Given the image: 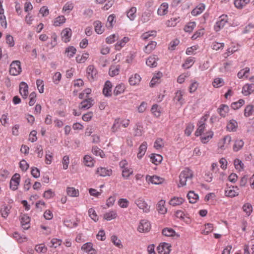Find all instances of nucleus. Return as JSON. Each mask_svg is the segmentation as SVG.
Instances as JSON below:
<instances>
[{
	"instance_id": "864d4df0",
	"label": "nucleus",
	"mask_w": 254,
	"mask_h": 254,
	"mask_svg": "<svg viewBox=\"0 0 254 254\" xmlns=\"http://www.w3.org/2000/svg\"><path fill=\"white\" fill-rule=\"evenodd\" d=\"M162 234L167 237H172L175 235V231L172 228H166L163 229Z\"/></svg>"
},
{
	"instance_id": "412c9836",
	"label": "nucleus",
	"mask_w": 254,
	"mask_h": 254,
	"mask_svg": "<svg viewBox=\"0 0 254 254\" xmlns=\"http://www.w3.org/2000/svg\"><path fill=\"white\" fill-rule=\"evenodd\" d=\"M120 69L119 64H112L109 70V74L110 76L114 77L119 74Z\"/></svg>"
},
{
	"instance_id": "09e8293b",
	"label": "nucleus",
	"mask_w": 254,
	"mask_h": 254,
	"mask_svg": "<svg viewBox=\"0 0 254 254\" xmlns=\"http://www.w3.org/2000/svg\"><path fill=\"white\" fill-rule=\"evenodd\" d=\"M250 2V0H235L234 4L239 9L243 8Z\"/></svg>"
},
{
	"instance_id": "0eeeda50",
	"label": "nucleus",
	"mask_w": 254,
	"mask_h": 254,
	"mask_svg": "<svg viewBox=\"0 0 254 254\" xmlns=\"http://www.w3.org/2000/svg\"><path fill=\"white\" fill-rule=\"evenodd\" d=\"M72 36L71 29L70 28H65L61 32L62 40L64 43L69 42Z\"/></svg>"
},
{
	"instance_id": "5fc2aeb1",
	"label": "nucleus",
	"mask_w": 254,
	"mask_h": 254,
	"mask_svg": "<svg viewBox=\"0 0 254 254\" xmlns=\"http://www.w3.org/2000/svg\"><path fill=\"white\" fill-rule=\"evenodd\" d=\"M234 164L236 169L239 171L242 170L244 167L243 162L238 158H236L234 160Z\"/></svg>"
},
{
	"instance_id": "393cba45",
	"label": "nucleus",
	"mask_w": 254,
	"mask_h": 254,
	"mask_svg": "<svg viewBox=\"0 0 254 254\" xmlns=\"http://www.w3.org/2000/svg\"><path fill=\"white\" fill-rule=\"evenodd\" d=\"M118 216L116 210H111L104 214L103 218L107 221L116 219Z\"/></svg>"
},
{
	"instance_id": "a211bd4d",
	"label": "nucleus",
	"mask_w": 254,
	"mask_h": 254,
	"mask_svg": "<svg viewBox=\"0 0 254 254\" xmlns=\"http://www.w3.org/2000/svg\"><path fill=\"white\" fill-rule=\"evenodd\" d=\"M169 5L167 2L162 3L157 10V14L160 16H163L167 14L168 12Z\"/></svg>"
},
{
	"instance_id": "4468645a",
	"label": "nucleus",
	"mask_w": 254,
	"mask_h": 254,
	"mask_svg": "<svg viewBox=\"0 0 254 254\" xmlns=\"http://www.w3.org/2000/svg\"><path fill=\"white\" fill-rule=\"evenodd\" d=\"M19 93L23 99H26L28 95V86L27 84L22 81L19 84Z\"/></svg>"
},
{
	"instance_id": "774afa93",
	"label": "nucleus",
	"mask_w": 254,
	"mask_h": 254,
	"mask_svg": "<svg viewBox=\"0 0 254 254\" xmlns=\"http://www.w3.org/2000/svg\"><path fill=\"white\" fill-rule=\"evenodd\" d=\"M142 127L139 125H135L134 127V135L135 136H140L143 133Z\"/></svg>"
},
{
	"instance_id": "f03ea898",
	"label": "nucleus",
	"mask_w": 254,
	"mask_h": 254,
	"mask_svg": "<svg viewBox=\"0 0 254 254\" xmlns=\"http://www.w3.org/2000/svg\"><path fill=\"white\" fill-rule=\"evenodd\" d=\"M134 203L137 206L138 208L144 213H149L150 211V205H148L146 202L145 199L142 197H139L136 199L134 201Z\"/></svg>"
},
{
	"instance_id": "e2e57ef3",
	"label": "nucleus",
	"mask_w": 254,
	"mask_h": 254,
	"mask_svg": "<svg viewBox=\"0 0 254 254\" xmlns=\"http://www.w3.org/2000/svg\"><path fill=\"white\" fill-rule=\"evenodd\" d=\"M119 205L123 208H127L129 205V201L126 198H120L118 201Z\"/></svg>"
},
{
	"instance_id": "423d86ee",
	"label": "nucleus",
	"mask_w": 254,
	"mask_h": 254,
	"mask_svg": "<svg viewBox=\"0 0 254 254\" xmlns=\"http://www.w3.org/2000/svg\"><path fill=\"white\" fill-rule=\"evenodd\" d=\"M20 181V175L18 173L14 174L10 181L9 186L10 189L12 190H16L18 189Z\"/></svg>"
},
{
	"instance_id": "ea45409f",
	"label": "nucleus",
	"mask_w": 254,
	"mask_h": 254,
	"mask_svg": "<svg viewBox=\"0 0 254 254\" xmlns=\"http://www.w3.org/2000/svg\"><path fill=\"white\" fill-rule=\"evenodd\" d=\"M66 192L67 195L71 197H77L79 194L78 190L73 187H67Z\"/></svg>"
},
{
	"instance_id": "3c124183",
	"label": "nucleus",
	"mask_w": 254,
	"mask_h": 254,
	"mask_svg": "<svg viewBox=\"0 0 254 254\" xmlns=\"http://www.w3.org/2000/svg\"><path fill=\"white\" fill-rule=\"evenodd\" d=\"M195 26L196 23L195 22H190L185 25L184 30L186 32L190 33L193 31Z\"/></svg>"
},
{
	"instance_id": "338daca9",
	"label": "nucleus",
	"mask_w": 254,
	"mask_h": 254,
	"mask_svg": "<svg viewBox=\"0 0 254 254\" xmlns=\"http://www.w3.org/2000/svg\"><path fill=\"white\" fill-rule=\"evenodd\" d=\"M88 214L90 217L95 222H97L98 220V216L93 208H91L88 210Z\"/></svg>"
},
{
	"instance_id": "5701e85b",
	"label": "nucleus",
	"mask_w": 254,
	"mask_h": 254,
	"mask_svg": "<svg viewBox=\"0 0 254 254\" xmlns=\"http://www.w3.org/2000/svg\"><path fill=\"white\" fill-rule=\"evenodd\" d=\"M146 179H147L148 181L151 182L152 184L155 185L161 184L164 181V179L163 178L157 176L147 177Z\"/></svg>"
},
{
	"instance_id": "6ab92c4d",
	"label": "nucleus",
	"mask_w": 254,
	"mask_h": 254,
	"mask_svg": "<svg viewBox=\"0 0 254 254\" xmlns=\"http://www.w3.org/2000/svg\"><path fill=\"white\" fill-rule=\"evenodd\" d=\"M147 148V143L146 142H143L139 146L138 148V152L137 153V156L139 159H141L142 157L145 154Z\"/></svg>"
},
{
	"instance_id": "dca6fc26",
	"label": "nucleus",
	"mask_w": 254,
	"mask_h": 254,
	"mask_svg": "<svg viewBox=\"0 0 254 254\" xmlns=\"http://www.w3.org/2000/svg\"><path fill=\"white\" fill-rule=\"evenodd\" d=\"M9 73L13 76H16L21 72L20 64H10Z\"/></svg>"
},
{
	"instance_id": "2eb2a0df",
	"label": "nucleus",
	"mask_w": 254,
	"mask_h": 254,
	"mask_svg": "<svg viewBox=\"0 0 254 254\" xmlns=\"http://www.w3.org/2000/svg\"><path fill=\"white\" fill-rule=\"evenodd\" d=\"M254 91V84H246L242 88V92L245 96H248Z\"/></svg>"
},
{
	"instance_id": "1a4fd4ad",
	"label": "nucleus",
	"mask_w": 254,
	"mask_h": 254,
	"mask_svg": "<svg viewBox=\"0 0 254 254\" xmlns=\"http://www.w3.org/2000/svg\"><path fill=\"white\" fill-rule=\"evenodd\" d=\"M112 173L113 171L111 169L103 167H98L96 171V174L97 175L103 177L110 176L112 175Z\"/></svg>"
},
{
	"instance_id": "ddd939ff",
	"label": "nucleus",
	"mask_w": 254,
	"mask_h": 254,
	"mask_svg": "<svg viewBox=\"0 0 254 254\" xmlns=\"http://www.w3.org/2000/svg\"><path fill=\"white\" fill-rule=\"evenodd\" d=\"M185 94L184 90H177L175 93L174 97V101L176 102V104H179L182 105L185 103V100L183 98V96Z\"/></svg>"
},
{
	"instance_id": "4c0bfd02",
	"label": "nucleus",
	"mask_w": 254,
	"mask_h": 254,
	"mask_svg": "<svg viewBox=\"0 0 254 254\" xmlns=\"http://www.w3.org/2000/svg\"><path fill=\"white\" fill-rule=\"evenodd\" d=\"M121 127V123L120 119L119 118L115 119L111 127L112 132L116 133L120 129Z\"/></svg>"
},
{
	"instance_id": "e433bc0d",
	"label": "nucleus",
	"mask_w": 254,
	"mask_h": 254,
	"mask_svg": "<svg viewBox=\"0 0 254 254\" xmlns=\"http://www.w3.org/2000/svg\"><path fill=\"white\" fill-rule=\"evenodd\" d=\"M184 202V199L182 197H174L170 200L169 203L173 206L179 205Z\"/></svg>"
},
{
	"instance_id": "2f4dec72",
	"label": "nucleus",
	"mask_w": 254,
	"mask_h": 254,
	"mask_svg": "<svg viewBox=\"0 0 254 254\" xmlns=\"http://www.w3.org/2000/svg\"><path fill=\"white\" fill-rule=\"evenodd\" d=\"M66 21V18L64 15H60L55 18L53 21V25L55 26H60L64 23Z\"/></svg>"
},
{
	"instance_id": "49530a36",
	"label": "nucleus",
	"mask_w": 254,
	"mask_h": 254,
	"mask_svg": "<svg viewBox=\"0 0 254 254\" xmlns=\"http://www.w3.org/2000/svg\"><path fill=\"white\" fill-rule=\"evenodd\" d=\"M122 169V176L126 179H127L128 177L133 174V170L131 168L126 167Z\"/></svg>"
},
{
	"instance_id": "c9c22d12",
	"label": "nucleus",
	"mask_w": 254,
	"mask_h": 254,
	"mask_svg": "<svg viewBox=\"0 0 254 254\" xmlns=\"http://www.w3.org/2000/svg\"><path fill=\"white\" fill-rule=\"evenodd\" d=\"M150 159L152 163L155 165H158L161 163L163 157L161 155L159 154H151L150 155Z\"/></svg>"
},
{
	"instance_id": "4be33fe9",
	"label": "nucleus",
	"mask_w": 254,
	"mask_h": 254,
	"mask_svg": "<svg viewBox=\"0 0 254 254\" xmlns=\"http://www.w3.org/2000/svg\"><path fill=\"white\" fill-rule=\"evenodd\" d=\"M141 77L140 75L137 73L131 75L128 80V82L130 85L134 86L138 85L141 80Z\"/></svg>"
},
{
	"instance_id": "79ce46f5",
	"label": "nucleus",
	"mask_w": 254,
	"mask_h": 254,
	"mask_svg": "<svg viewBox=\"0 0 254 254\" xmlns=\"http://www.w3.org/2000/svg\"><path fill=\"white\" fill-rule=\"evenodd\" d=\"M136 8L131 7L127 12V15L130 20H133L136 17Z\"/></svg>"
},
{
	"instance_id": "b1692460",
	"label": "nucleus",
	"mask_w": 254,
	"mask_h": 254,
	"mask_svg": "<svg viewBox=\"0 0 254 254\" xmlns=\"http://www.w3.org/2000/svg\"><path fill=\"white\" fill-rule=\"evenodd\" d=\"M93 100L91 98H88L87 99H85L83 100L81 103H80V106L79 107V108L83 110H87L91 108L92 105Z\"/></svg>"
},
{
	"instance_id": "58836bf2",
	"label": "nucleus",
	"mask_w": 254,
	"mask_h": 254,
	"mask_svg": "<svg viewBox=\"0 0 254 254\" xmlns=\"http://www.w3.org/2000/svg\"><path fill=\"white\" fill-rule=\"evenodd\" d=\"M165 201L163 200H161L159 201L157 205V209L159 213L164 214L167 212V208L165 207L164 205Z\"/></svg>"
},
{
	"instance_id": "72a5a7b5",
	"label": "nucleus",
	"mask_w": 254,
	"mask_h": 254,
	"mask_svg": "<svg viewBox=\"0 0 254 254\" xmlns=\"http://www.w3.org/2000/svg\"><path fill=\"white\" fill-rule=\"evenodd\" d=\"M162 73H161L160 72H158L157 73H155L150 82V86L151 87H153L156 84V83H159V79L160 78H161V77L162 76Z\"/></svg>"
},
{
	"instance_id": "7c9ffc66",
	"label": "nucleus",
	"mask_w": 254,
	"mask_h": 254,
	"mask_svg": "<svg viewBox=\"0 0 254 254\" xmlns=\"http://www.w3.org/2000/svg\"><path fill=\"white\" fill-rule=\"evenodd\" d=\"M94 29L98 34H101L104 31V27L101 21L97 20L94 22Z\"/></svg>"
},
{
	"instance_id": "473e14b6",
	"label": "nucleus",
	"mask_w": 254,
	"mask_h": 254,
	"mask_svg": "<svg viewBox=\"0 0 254 254\" xmlns=\"http://www.w3.org/2000/svg\"><path fill=\"white\" fill-rule=\"evenodd\" d=\"M229 111V108L227 105L222 104L218 109V112L222 117H225Z\"/></svg>"
},
{
	"instance_id": "c756f323",
	"label": "nucleus",
	"mask_w": 254,
	"mask_h": 254,
	"mask_svg": "<svg viewBox=\"0 0 254 254\" xmlns=\"http://www.w3.org/2000/svg\"><path fill=\"white\" fill-rule=\"evenodd\" d=\"M189 202L191 203H194L196 202L197 200L199 198V196L197 194L195 193L194 191H190L187 195Z\"/></svg>"
},
{
	"instance_id": "f8f14e48",
	"label": "nucleus",
	"mask_w": 254,
	"mask_h": 254,
	"mask_svg": "<svg viewBox=\"0 0 254 254\" xmlns=\"http://www.w3.org/2000/svg\"><path fill=\"white\" fill-rule=\"evenodd\" d=\"M239 188L236 186H231L225 191L226 196L234 197L239 195Z\"/></svg>"
},
{
	"instance_id": "6e6552de",
	"label": "nucleus",
	"mask_w": 254,
	"mask_h": 254,
	"mask_svg": "<svg viewBox=\"0 0 254 254\" xmlns=\"http://www.w3.org/2000/svg\"><path fill=\"white\" fill-rule=\"evenodd\" d=\"M151 229L149 222L146 220H141L137 228V230L141 233L148 232Z\"/></svg>"
},
{
	"instance_id": "0e129e2a",
	"label": "nucleus",
	"mask_w": 254,
	"mask_h": 254,
	"mask_svg": "<svg viewBox=\"0 0 254 254\" xmlns=\"http://www.w3.org/2000/svg\"><path fill=\"white\" fill-rule=\"evenodd\" d=\"M151 111L152 114L156 117H158L160 116L161 111L159 108L158 105L157 104H154L152 106Z\"/></svg>"
},
{
	"instance_id": "bf43d9fd",
	"label": "nucleus",
	"mask_w": 254,
	"mask_h": 254,
	"mask_svg": "<svg viewBox=\"0 0 254 254\" xmlns=\"http://www.w3.org/2000/svg\"><path fill=\"white\" fill-rule=\"evenodd\" d=\"M245 104V100L241 99L238 101L233 102L231 104V107L234 110H237L240 108Z\"/></svg>"
},
{
	"instance_id": "39448f33",
	"label": "nucleus",
	"mask_w": 254,
	"mask_h": 254,
	"mask_svg": "<svg viewBox=\"0 0 254 254\" xmlns=\"http://www.w3.org/2000/svg\"><path fill=\"white\" fill-rule=\"evenodd\" d=\"M228 21V16L226 15H222L219 18L218 21L216 22L214 29L215 31H219L227 23Z\"/></svg>"
},
{
	"instance_id": "c03bdc74",
	"label": "nucleus",
	"mask_w": 254,
	"mask_h": 254,
	"mask_svg": "<svg viewBox=\"0 0 254 254\" xmlns=\"http://www.w3.org/2000/svg\"><path fill=\"white\" fill-rule=\"evenodd\" d=\"M125 85L123 83L117 85L114 90V95L117 96L123 93L125 91Z\"/></svg>"
},
{
	"instance_id": "6e6d98bb",
	"label": "nucleus",
	"mask_w": 254,
	"mask_h": 254,
	"mask_svg": "<svg viewBox=\"0 0 254 254\" xmlns=\"http://www.w3.org/2000/svg\"><path fill=\"white\" fill-rule=\"evenodd\" d=\"M243 211L246 212L247 216H250L253 211V207L252 205L247 203L245 204L243 206Z\"/></svg>"
},
{
	"instance_id": "7ed1b4c3",
	"label": "nucleus",
	"mask_w": 254,
	"mask_h": 254,
	"mask_svg": "<svg viewBox=\"0 0 254 254\" xmlns=\"http://www.w3.org/2000/svg\"><path fill=\"white\" fill-rule=\"evenodd\" d=\"M208 116L207 115H205L200 118L197 124L198 127L195 132V136H200L203 132L205 128V123L208 119Z\"/></svg>"
},
{
	"instance_id": "a878e982",
	"label": "nucleus",
	"mask_w": 254,
	"mask_h": 254,
	"mask_svg": "<svg viewBox=\"0 0 254 254\" xmlns=\"http://www.w3.org/2000/svg\"><path fill=\"white\" fill-rule=\"evenodd\" d=\"M244 145V142L241 139H237L235 142L233 146V150L234 152H238L242 149Z\"/></svg>"
},
{
	"instance_id": "13d9d810",
	"label": "nucleus",
	"mask_w": 254,
	"mask_h": 254,
	"mask_svg": "<svg viewBox=\"0 0 254 254\" xmlns=\"http://www.w3.org/2000/svg\"><path fill=\"white\" fill-rule=\"evenodd\" d=\"M254 112V106L251 105L247 106L244 110V116L246 117L252 115Z\"/></svg>"
},
{
	"instance_id": "a19ab883",
	"label": "nucleus",
	"mask_w": 254,
	"mask_h": 254,
	"mask_svg": "<svg viewBox=\"0 0 254 254\" xmlns=\"http://www.w3.org/2000/svg\"><path fill=\"white\" fill-rule=\"evenodd\" d=\"M157 43L155 41H151L144 49V51L147 54H149L154 50L156 47Z\"/></svg>"
},
{
	"instance_id": "f257e3e1",
	"label": "nucleus",
	"mask_w": 254,
	"mask_h": 254,
	"mask_svg": "<svg viewBox=\"0 0 254 254\" xmlns=\"http://www.w3.org/2000/svg\"><path fill=\"white\" fill-rule=\"evenodd\" d=\"M193 176V172L188 168L183 170L179 176L180 182L178 187H182L187 185V183L191 184L192 178Z\"/></svg>"
},
{
	"instance_id": "20e7f679",
	"label": "nucleus",
	"mask_w": 254,
	"mask_h": 254,
	"mask_svg": "<svg viewBox=\"0 0 254 254\" xmlns=\"http://www.w3.org/2000/svg\"><path fill=\"white\" fill-rule=\"evenodd\" d=\"M231 137L229 135L225 136L220 139L218 143V148L221 150H224L229 148L231 142Z\"/></svg>"
},
{
	"instance_id": "603ef678",
	"label": "nucleus",
	"mask_w": 254,
	"mask_h": 254,
	"mask_svg": "<svg viewBox=\"0 0 254 254\" xmlns=\"http://www.w3.org/2000/svg\"><path fill=\"white\" fill-rule=\"evenodd\" d=\"M76 49L73 46H69L65 51V54L68 57H73L76 53Z\"/></svg>"
},
{
	"instance_id": "aec40b11",
	"label": "nucleus",
	"mask_w": 254,
	"mask_h": 254,
	"mask_svg": "<svg viewBox=\"0 0 254 254\" xmlns=\"http://www.w3.org/2000/svg\"><path fill=\"white\" fill-rule=\"evenodd\" d=\"M130 39L128 37H124L122 39L119 41L115 45V49L120 51L122 48L125 47L126 44L129 42Z\"/></svg>"
},
{
	"instance_id": "8fccbe9b",
	"label": "nucleus",
	"mask_w": 254,
	"mask_h": 254,
	"mask_svg": "<svg viewBox=\"0 0 254 254\" xmlns=\"http://www.w3.org/2000/svg\"><path fill=\"white\" fill-rule=\"evenodd\" d=\"M116 15L114 14L110 15L107 19L106 26L112 28L116 23Z\"/></svg>"
},
{
	"instance_id": "c85d7f7f",
	"label": "nucleus",
	"mask_w": 254,
	"mask_h": 254,
	"mask_svg": "<svg viewBox=\"0 0 254 254\" xmlns=\"http://www.w3.org/2000/svg\"><path fill=\"white\" fill-rule=\"evenodd\" d=\"M205 9V5L202 3L198 4L191 12V15L195 16L201 14Z\"/></svg>"
},
{
	"instance_id": "9d476101",
	"label": "nucleus",
	"mask_w": 254,
	"mask_h": 254,
	"mask_svg": "<svg viewBox=\"0 0 254 254\" xmlns=\"http://www.w3.org/2000/svg\"><path fill=\"white\" fill-rule=\"evenodd\" d=\"M171 245L167 243L160 244L157 247V251L160 254H169Z\"/></svg>"
},
{
	"instance_id": "37998d69",
	"label": "nucleus",
	"mask_w": 254,
	"mask_h": 254,
	"mask_svg": "<svg viewBox=\"0 0 254 254\" xmlns=\"http://www.w3.org/2000/svg\"><path fill=\"white\" fill-rule=\"evenodd\" d=\"M94 160L91 156L86 155L84 157V163L85 165L88 167H93L94 164Z\"/></svg>"
},
{
	"instance_id": "f3484780",
	"label": "nucleus",
	"mask_w": 254,
	"mask_h": 254,
	"mask_svg": "<svg viewBox=\"0 0 254 254\" xmlns=\"http://www.w3.org/2000/svg\"><path fill=\"white\" fill-rule=\"evenodd\" d=\"M112 87V83L109 80L106 81L105 83L103 89V93L105 96L110 97L111 96V95H112V90H111Z\"/></svg>"
},
{
	"instance_id": "de8ad7c7",
	"label": "nucleus",
	"mask_w": 254,
	"mask_h": 254,
	"mask_svg": "<svg viewBox=\"0 0 254 254\" xmlns=\"http://www.w3.org/2000/svg\"><path fill=\"white\" fill-rule=\"evenodd\" d=\"M213 132L212 131L207 132L205 134H204L203 136L201 137V141L203 143H206L213 137Z\"/></svg>"
},
{
	"instance_id": "cd10ccee",
	"label": "nucleus",
	"mask_w": 254,
	"mask_h": 254,
	"mask_svg": "<svg viewBox=\"0 0 254 254\" xmlns=\"http://www.w3.org/2000/svg\"><path fill=\"white\" fill-rule=\"evenodd\" d=\"M30 218L27 215H24L21 219V224L22 228L25 230H27L29 227Z\"/></svg>"
},
{
	"instance_id": "680f3d73",
	"label": "nucleus",
	"mask_w": 254,
	"mask_h": 254,
	"mask_svg": "<svg viewBox=\"0 0 254 254\" xmlns=\"http://www.w3.org/2000/svg\"><path fill=\"white\" fill-rule=\"evenodd\" d=\"M119 38V35L118 34H113L107 37L106 39V42L107 44H110L113 43Z\"/></svg>"
},
{
	"instance_id": "f704fd0d",
	"label": "nucleus",
	"mask_w": 254,
	"mask_h": 254,
	"mask_svg": "<svg viewBox=\"0 0 254 254\" xmlns=\"http://www.w3.org/2000/svg\"><path fill=\"white\" fill-rule=\"evenodd\" d=\"M156 36V31L155 30H152L143 33L141 36V38L144 40H146L147 39H151V38H154Z\"/></svg>"
},
{
	"instance_id": "a18cd8bd",
	"label": "nucleus",
	"mask_w": 254,
	"mask_h": 254,
	"mask_svg": "<svg viewBox=\"0 0 254 254\" xmlns=\"http://www.w3.org/2000/svg\"><path fill=\"white\" fill-rule=\"evenodd\" d=\"M180 17H173L168 20L165 24L168 27H175L179 22Z\"/></svg>"
},
{
	"instance_id": "bb28decb",
	"label": "nucleus",
	"mask_w": 254,
	"mask_h": 254,
	"mask_svg": "<svg viewBox=\"0 0 254 254\" xmlns=\"http://www.w3.org/2000/svg\"><path fill=\"white\" fill-rule=\"evenodd\" d=\"M238 123L235 120H230L227 125V129L229 131L234 132L238 128Z\"/></svg>"
},
{
	"instance_id": "4d7b16f0",
	"label": "nucleus",
	"mask_w": 254,
	"mask_h": 254,
	"mask_svg": "<svg viewBox=\"0 0 254 254\" xmlns=\"http://www.w3.org/2000/svg\"><path fill=\"white\" fill-rule=\"evenodd\" d=\"M92 153L96 156H99L103 158L105 156L104 152L97 146H93L92 149Z\"/></svg>"
},
{
	"instance_id": "052dcab7",
	"label": "nucleus",
	"mask_w": 254,
	"mask_h": 254,
	"mask_svg": "<svg viewBox=\"0 0 254 254\" xmlns=\"http://www.w3.org/2000/svg\"><path fill=\"white\" fill-rule=\"evenodd\" d=\"M89 58V54L84 53L82 55H78L76 57V61L79 64L84 63Z\"/></svg>"
},
{
	"instance_id": "9b49d317",
	"label": "nucleus",
	"mask_w": 254,
	"mask_h": 254,
	"mask_svg": "<svg viewBox=\"0 0 254 254\" xmlns=\"http://www.w3.org/2000/svg\"><path fill=\"white\" fill-rule=\"evenodd\" d=\"M86 73L88 79L91 81L96 77L97 71L93 64H90L87 68Z\"/></svg>"
},
{
	"instance_id": "69168bd1",
	"label": "nucleus",
	"mask_w": 254,
	"mask_h": 254,
	"mask_svg": "<svg viewBox=\"0 0 254 254\" xmlns=\"http://www.w3.org/2000/svg\"><path fill=\"white\" fill-rule=\"evenodd\" d=\"M213 226L212 224L207 223L205 225V229L202 231L201 233L203 235H208L213 230Z\"/></svg>"
}]
</instances>
